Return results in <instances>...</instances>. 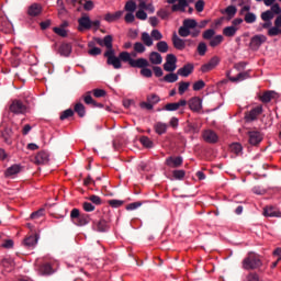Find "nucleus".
Masks as SVG:
<instances>
[{"mask_svg":"<svg viewBox=\"0 0 281 281\" xmlns=\"http://www.w3.org/2000/svg\"><path fill=\"white\" fill-rule=\"evenodd\" d=\"M14 130L19 131V126L14 124V122H12L11 125L4 122L0 125V135L8 146H12V139H14Z\"/></svg>","mask_w":281,"mask_h":281,"instance_id":"obj_1","label":"nucleus"},{"mask_svg":"<svg viewBox=\"0 0 281 281\" xmlns=\"http://www.w3.org/2000/svg\"><path fill=\"white\" fill-rule=\"evenodd\" d=\"M119 59L122 63H128L130 67H150V63L146 58H138V59H133L131 57V53L128 52H121L119 54Z\"/></svg>","mask_w":281,"mask_h":281,"instance_id":"obj_2","label":"nucleus"},{"mask_svg":"<svg viewBox=\"0 0 281 281\" xmlns=\"http://www.w3.org/2000/svg\"><path fill=\"white\" fill-rule=\"evenodd\" d=\"M260 267H262V260H260V256L255 252H249L243 260V269L246 271L260 269Z\"/></svg>","mask_w":281,"mask_h":281,"instance_id":"obj_3","label":"nucleus"},{"mask_svg":"<svg viewBox=\"0 0 281 281\" xmlns=\"http://www.w3.org/2000/svg\"><path fill=\"white\" fill-rule=\"evenodd\" d=\"M70 218L77 227H85V225H89L91 223V215L87 213H80V210L72 209L70 212Z\"/></svg>","mask_w":281,"mask_h":281,"instance_id":"obj_4","label":"nucleus"},{"mask_svg":"<svg viewBox=\"0 0 281 281\" xmlns=\"http://www.w3.org/2000/svg\"><path fill=\"white\" fill-rule=\"evenodd\" d=\"M9 111L14 115H25L27 113V105L21 100H13L9 106Z\"/></svg>","mask_w":281,"mask_h":281,"instance_id":"obj_5","label":"nucleus"},{"mask_svg":"<svg viewBox=\"0 0 281 281\" xmlns=\"http://www.w3.org/2000/svg\"><path fill=\"white\" fill-rule=\"evenodd\" d=\"M248 135V144L250 146H260L262 139H265V135L259 131H249L247 132Z\"/></svg>","mask_w":281,"mask_h":281,"instance_id":"obj_6","label":"nucleus"},{"mask_svg":"<svg viewBox=\"0 0 281 281\" xmlns=\"http://www.w3.org/2000/svg\"><path fill=\"white\" fill-rule=\"evenodd\" d=\"M263 43H267V37L262 34L255 35L250 38L249 47L254 52H258Z\"/></svg>","mask_w":281,"mask_h":281,"instance_id":"obj_7","label":"nucleus"},{"mask_svg":"<svg viewBox=\"0 0 281 281\" xmlns=\"http://www.w3.org/2000/svg\"><path fill=\"white\" fill-rule=\"evenodd\" d=\"M104 47H106V52L104 53L105 58L110 60V58L115 57V50L113 49V36L106 35L104 36Z\"/></svg>","mask_w":281,"mask_h":281,"instance_id":"obj_8","label":"nucleus"},{"mask_svg":"<svg viewBox=\"0 0 281 281\" xmlns=\"http://www.w3.org/2000/svg\"><path fill=\"white\" fill-rule=\"evenodd\" d=\"M188 105L193 113H201L203 110V100L199 97H193L189 100Z\"/></svg>","mask_w":281,"mask_h":281,"instance_id":"obj_9","label":"nucleus"},{"mask_svg":"<svg viewBox=\"0 0 281 281\" xmlns=\"http://www.w3.org/2000/svg\"><path fill=\"white\" fill-rule=\"evenodd\" d=\"M165 71L172 72L177 69V56L175 54H168L166 63L164 64Z\"/></svg>","mask_w":281,"mask_h":281,"instance_id":"obj_10","label":"nucleus"},{"mask_svg":"<svg viewBox=\"0 0 281 281\" xmlns=\"http://www.w3.org/2000/svg\"><path fill=\"white\" fill-rule=\"evenodd\" d=\"M33 162L36 166H45V164H49V154L45 150L37 153L33 159Z\"/></svg>","mask_w":281,"mask_h":281,"instance_id":"obj_11","label":"nucleus"},{"mask_svg":"<svg viewBox=\"0 0 281 281\" xmlns=\"http://www.w3.org/2000/svg\"><path fill=\"white\" fill-rule=\"evenodd\" d=\"M202 137L206 144H217L218 143V134L212 130H206L202 132Z\"/></svg>","mask_w":281,"mask_h":281,"instance_id":"obj_12","label":"nucleus"},{"mask_svg":"<svg viewBox=\"0 0 281 281\" xmlns=\"http://www.w3.org/2000/svg\"><path fill=\"white\" fill-rule=\"evenodd\" d=\"M218 63H221V58H218V56L212 57L209 63L202 65V74H207L209 71H212V69L217 67Z\"/></svg>","mask_w":281,"mask_h":281,"instance_id":"obj_13","label":"nucleus"},{"mask_svg":"<svg viewBox=\"0 0 281 281\" xmlns=\"http://www.w3.org/2000/svg\"><path fill=\"white\" fill-rule=\"evenodd\" d=\"M258 115H262V105L256 106L246 114V122H255Z\"/></svg>","mask_w":281,"mask_h":281,"instance_id":"obj_14","label":"nucleus"},{"mask_svg":"<svg viewBox=\"0 0 281 281\" xmlns=\"http://www.w3.org/2000/svg\"><path fill=\"white\" fill-rule=\"evenodd\" d=\"M79 26L78 30L79 32H85V30H91V18L89 15L85 14L78 20Z\"/></svg>","mask_w":281,"mask_h":281,"instance_id":"obj_15","label":"nucleus"},{"mask_svg":"<svg viewBox=\"0 0 281 281\" xmlns=\"http://www.w3.org/2000/svg\"><path fill=\"white\" fill-rule=\"evenodd\" d=\"M279 34H281V15L274 20V26L268 30V36H278Z\"/></svg>","mask_w":281,"mask_h":281,"instance_id":"obj_16","label":"nucleus"},{"mask_svg":"<svg viewBox=\"0 0 281 281\" xmlns=\"http://www.w3.org/2000/svg\"><path fill=\"white\" fill-rule=\"evenodd\" d=\"M92 228L95 232H109V222H106V220H104V218L94 221L92 224Z\"/></svg>","mask_w":281,"mask_h":281,"instance_id":"obj_17","label":"nucleus"},{"mask_svg":"<svg viewBox=\"0 0 281 281\" xmlns=\"http://www.w3.org/2000/svg\"><path fill=\"white\" fill-rule=\"evenodd\" d=\"M166 165L169 166V168H179L183 165V158L181 156L178 157H168L166 159Z\"/></svg>","mask_w":281,"mask_h":281,"instance_id":"obj_18","label":"nucleus"},{"mask_svg":"<svg viewBox=\"0 0 281 281\" xmlns=\"http://www.w3.org/2000/svg\"><path fill=\"white\" fill-rule=\"evenodd\" d=\"M278 98V93L273 90H268L263 92V94L259 98L263 104H269L272 100H276Z\"/></svg>","mask_w":281,"mask_h":281,"instance_id":"obj_19","label":"nucleus"},{"mask_svg":"<svg viewBox=\"0 0 281 281\" xmlns=\"http://www.w3.org/2000/svg\"><path fill=\"white\" fill-rule=\"evenodd\" d=\"M192 71H194V65L186 64L182 68L178 69L177 74L178 76H182V78H188Z\"/></svg>","mask_w":281,"mask_h":281,"instance_id":"obj_20","label":"nucleus"},{"mask_svg":"<svg viewBox=\"0 0 281 281\" xmlns=\"http://www.w3.org/2000/svg\"><path fill=\"white\" fill-rule=\"evenodd\" d=\"M71 44L63 43L58 48L59 56H64L65 58H69L71 56Z\"/></svg>","mask_w":281,"mask_h":281,"instance_id":"obj_21","label":"nucleus"},{"mask_svg":"<svg viewBox=\"0 0 281 281\" xmlns=\"http://www.w3.org/2000/svg\"><path fill=\"white\" fill-rule=\"evenodd\" d=\"M37 243H38V234L35 232L31 236L24 239V246L29 247V249L36 247Z\"/></svg>","mask_w":281,"mask_h":281,"instance_id":"obj_22","label":"nucleus"},{"mask_svg":"<svg viewBox=\"0 0 281 281\" xmlns=\"http://www.w3.org/2000/svg\"><path fill=\"white\" fill-rule=\"evenodd\" d=\"M43 12V7L38 3H33L29 7L27 14L29 16H38Z\"/></svg>","mask_w":281,"mask_h":281,"instance_id":"obj_23","label":"nucleus"},{"mask_svg":"<svg viewBox=\"0 0 281 281\" xmlns=\"http://www.w3.org/2000/svg\"><path fill=\"white\" fill-rule=\"evenodd\" d=\"M172 43H173V47L176 49H180V50L186 49V41H183L181 37H179L177 35V33H173Z\"/></svg>","mask_w":281,"mask_h":281,"instance_id":"obj_24","label":"nucleus"},{"mask_svg":"<svg viewBox=\"0 0 281 281\" xmlns=\"http://www.w3.org/2000/svg\"><path fill=\"white\" fill-rule=\"evenodd\" d=\"M227 78L228 80H231V82H243V80H247V78H249V72L244 71V72H239L236 77H232L229 76V71H228Z\"/></svg>","mask_w":281,"mask_h":281,"instance_id":"obj_25","label":"nucleus"},{"mask_svg":"<svg viewBox=\"0 0 281 281\" xmlns=\"http://www.w3.org/2000/svg\"><path fill=\"white\" fill-rule=\"evenodd\" d=\"M149 63H151V65H161V63H164V57H161V54L158 52H151L149 54Z\"/></svg>","mask_w":281,"mask_h":281,"instance_id":"obj_26","label":"nucleus"},{"mask_svg":"<svg viewBox=\"0 0 281 281\" xmlns=\"http://www.w3.org/2000/svg\"><path fill=\"white\" fill-rule=\"evenodd\" d=\"M122 14H124V11H116L115 13H106L104 16V20L108 23H113V21H117L119 19H122Z\"/></svg>","mask_w":281,"mask_h":281,"instance_id":"obj_27","label":"nucleus"},{"mask_svg":"<svg viewBox=\"0 0 281 281\" xmlns=\"http://www.w3.org/2000/svg\"><path fill=\"white\" fill-rule=\"evenodd\" d=\"M74 113H77L79 117H85L87 115V108H85V104L82 102H78L75 104Z\"/></svg>","mask_w":281,"mask_h":281,"instance_id":"obj_28","label":"nucleus"},{"mask_svg":"<svg viewBox=\"0 0 281 281\" xmlns=\"http://www.w3.org/2000/svg\"><path fill=\"white\" fill-rule=\"evenodd\" d=\"M154 130L157 133V135H164L168 131V124L161 123V122H157L154 125Z\"/></svg>","mask_w":281,"mask_h":281,"instance_id":"obj_29","label":"nucleus"},{"mask_svg":"<svg viewBox=\"0 0 281 281\" xmlns=\"http://www.w3.org/2000/svg\"><path fill=\"white\" fill-rule=\"evenodd\" d=\"M19 172H21L20 165H13L5 170L4 177H14V175H19Z\"/></svg>","mask_w":281,"mask_h":281,"instance_id":"obj_30","label":"nucleus"},{"mask_svg":"<svg viewBox=\"0 0 281 281\" xmlns=\"http://www.w3.org/2000/svg\"><path fill=\"white\" fill-rule=\"evenodd\" d=\"M236 32H238L237 26H226L223 29L224 36H227L228 38L236 36Z\"/></svg>","mask_w":281,"mask_h":281,"instance_id":"obj_31","label":"nucleus"},{"mask_svg":"<svg viewBox=\"0 0 281 281\" xmlns=\"http://www.w3.org/2000/svg\"><path fill=\"white\" fill-rule=\"evenodd\" d=\"M40 273L41 276H52V273H54V269L52 268V265L44 263L40 267Z\"/></svg>","mask_w":281,"mask_h":281,"instance_id":"obj_32","label":"nucleus"},{"mask_svg":"<svg viewBox=\"0 0 281 281\" xmlns=\"http://www.w3.org/2000/svg\"><path fill=\"white\" fill-rule=\"evenodd\" d=\"M108 65H112V67L114 69H122V61L120 59V57H110V59H108Z\"/></svg>","mask_w":281,"mask_h":281,"instance_id":"obj_33","label":"nucleus"},{"mask_svg":"<svg viewBox=\"0 0 281 281\" xmlns=\"http://www.w3.org/2000/svg\"><path fill=\"white\" fill-rule=\"evenodd\" d=\"M263 216H270L271 218H273V217H278L279 214L276 211V209H273V206H266L263 209Z\"/></svg>","mask_w":281,"mask_h":281,"instance_id":"obj_34","label":"nucleus"},{"mask_svg":"<svg viewBox=\"0 0 281 281\" xmlns=\"http://www.w3.org/2000/svg\"><path fill=\"white\" fill-rule=\"evenodd\" d=\"M88 47H90L88 50L89 56H100V54H102V49L100 47L93 46V43H89Z\"/></svg>","mask_w":281,"mask_h":281,"instance_id":"obj_35","label":"nucleus"},{"mask_svg":"<svg viewBox=\"0 0 281 281\" xmlns=\"http://www.w3.org/2000/svg\"><path fill=\"white\" fill-rule=\"evenodd\" d=\"M164 82H177L179 80V74L170 72L162 78Z\"/></svg>","mask_w":281,"mask_h":281,"instance_id":"obj_36","label":"nucleus"},{"mask_svg":"<svg viewBox=\"0 0 281 281\" xmlns=\"http://www.w3.org/2000/svg\"><path fill=\"white\" fill-rule=\"evenodd\" d=\"M142 41L146 47H153V37H150V34L146 32L142 33Z\"/></svg>","mask_w":281,"mask_h":281,"instance_id":"obj_37","label":"nucleus"},{"mask_svg":"<svg viewBox=\"0 0 281 281\" xmlns=\"http://www.w3.org/2000/svg\"><path fill=\"white\" fill-rule=\"evenodd\" d=\"M136 69H140V76L144 78H153V70H150L148 66L136 67Z\"/></svg>","mask_w":281,"mask_h":281,"instance_id":"obj_38","label":"nucleus"},{"mask_svg":"<svg viewBox=\"0 0 281 281\" xmlns=\"http://www.w3.org/2000/svg\"><path fill=\"white\" fill-rule=\"evenodd\" d=\"M157 50L160 52V54L168 53V43L166 41H160L156 44Z\"/></svg>","mask_w":281,"mask_h":281,"instance_id":"obj_39","label":"nucleus"},{"mask_svg":"<svg viewBox=\"0 0 281 281\" xmlns=\"http://www.w3.org/2000/svg\"><path fill=\"white\" fill-rule=\"evenodd\" d=\"M147 102H150V104L155 106V104H159V102H161V98L155 93H151L147 95Z\"/></svg>","mask_w":281,"mask_h":281,"instance_id":"obj_40","label":"nucleus"},{"mask_svg":"<svg viewBox=\"0 0 281 281\" xmlns=\"http://www.w3.org/2000/svg\"><path fill=\"white\" fill-rule=\"evenodd\" d=\"M188 89H190V82H186V81L179 82L178 93L180 95H183V93H186Z\"/></svg>","mask_w":281,"mask_h":281,"instance_id":"obj_41","label":"nucleus"},{"mask_svg":"<svg viewBox=\"0 0 281 281\" xmlns=\"http://www.w3.org/2000/svg\"><path fill=\"white\" fill-rule=\"evenodd\" d=\"M223 43V35H216L210 41L211 47H218Z\"/></svg>","mask_w":281,"mask_h":281,"instance_id":"obj_42","label":"nucleus"},{"mask_svg":"<svg viewBox=\"0 0 281 281\" xmlns=\"http://www.w3.org/2000/svg\"><path fill=\"white\" fill-rule=\"evenodd\" d=\"M69 117H74V110L67 109L60 113L59 120L65 121L69 120Z\"/></svg>","mask_w":281,"mask_h":281,"instance_id":"obj_43","label":"nucleus"},{"mask_svg":"<svg viewBox=\"0 0 281 281\" xmlns=\"http://www.w3.org/2000/svg\"><path fill=\"white\" fill-rule=\"evenodd\" d=\"M231 150L235 154V155H241L243 154V145H240V143H233L231 145Z\"/></svg>","mask_w":281,"mask_h":281,"instance_id":"obj_44","label":"nucleus"},{"mask_svg":"<svg viewBox=\"0 0 281 281\" xmlns=\"http://www.w3.org/2000/svg\"><path fill=\"white\" fill-rule=\"evenodd\" d=\"M124 10L126 12H135V10H137V3H135V1L133 0H128L125 4Z\"/></svg>","mask_w":281,"mask_h":281,"instance_id":"obj_45","label":"nucleus"},{"mask_svg":"<svg viewBox=\"0 0 281 281\" xmlns=\"http://www.w3.org/2000/svg\"><path fill=\"white\" fill-rule=\"evenodd\" d=\"M182 26L187 27L188 30H194V27H196V20L187 19L183 21Z\"/></svg>","mask_w":281,"mask_h":281,"instance_id":"obj_46","label":"nucleus"},{"mask_svg":"<svg viewBox=\"0 0 281 281\" xmlns=\"http://www.w3.org/2000/svg\"><path fill=\"white\" fill-rule=\"evenodd\" d=\"M134 52L136 54H144V52H146V46L142 42H136L134 44Z\"/></svg>","mask_w":281,"mask_h":281,"instance_id":"obj_47","label":"nucleus"},{"mask_svg":"<svg viewBox=\"0 0 281 281\" xmlns=\"http://www.w3.org/2000/svg\"><path fill=\"white\" fill-rule=\"evenodd\" d=\"M214 34H216V31H214L213 29H209L203 32L202 36L204 41H212V38H214Z\"/></svg>","mask_w":281,"mask_h":281,"instance_id":"obj_48","label":"nucleus"},{"mask_svg":"<svg viewBox=\"0 0 281 281\" xmlns=\"http://www.w3.org/2000/svg\"><path fill=\"white\" fill-rule=\"evenodd\" d=\"M53 32L55 34H57V36H61V38H67V30L63 29V27H58V26H55L53 29Z\"/></svg>","mask_w":281,"mask_h":281,"instance_id":"obj_49","label":"nucleus"},{"mask_svg":"<svg viewBox=\"0 0 281 281\" xmlns=\"http://www.w3.org/2000/svg\"><path fill=\"white\" fill-rule=\"evenodd\" d=\"M276 15L272 13L271 10H267L266 12L261 13L262 21H271Z\"/></svg>","mask_w":281,"mask_h":281,"instance_id":"obj_50","label":"nucleus"},{"mask_svg":"<svg viewBox=\"0 0 281 281\" xmlns=\"http://www.w3.org/2000/svg\"><path fill=\"white\" fill-rule=\"evenodd\" d=\"M140 144L145 146V148H153V140L148 136L140 137Z\"/></svg>","mask_w":281,"mask_h":281,"instance_id":"obj_51","label":"nucleus"},{"mask_svg":"<svg viewBox=\"0 0 281 281\" xmlns=\"http://www.w3.org/2000/svg\"><path fill=\"white\" fill-rule=\"evenodd\" d=\"M82 5L83 10H86L87 12H90V10H93V8L95 7L92 0H83Z\"/></svg>","mask_w":281,"mask_h":281,"instance_id":"obj_52","label":"nucleus"},{"mask_svg":"<svg viewBox=\"0 0 281 281\" xmlns=\"http://www.w3.org/2000/svg\"><path fill=\"white\" fill-rule=\"evenodd\" d=\"M206 52H207V44H205L204 42H201L198 45V54H199V56H203Z\"/></svg>","mask_w":281,"mask_h":281,"instance_id":"obj_53","label":"nucleus"},{"mask_svg":"<svg viewBox=\"0 0 281 281\" xmlns=\"http://www.w3.org/2000/svg\"><path fill=\"white\" fill-rule=\"evenodd\" d=\"M108 204L110 207H122L124 205V201L122 200H109Z\"/></svg>","mask_w":281,"mask_h":281,"instance_id":"obj_54","label":"nucleus"},{"mask_svg":"<svg viewBox=\"0 0 281 281\" xmlns=\"http://www.w3.org/2000/svg\"><path fill=\"white\" fill-rule=\"evenodd\" d=\"M83 102L86 104H95V100H93V97H91V91H88L85 95H83Z\"/></svg>","mask_w":281,"mask_h":281,"instance_id":"obj_55","label":"nucleus"},{"mask_svg":"<svg viewBox=\"0 0 281 281\" xmlns=\"http://www.w3.org/2000/svg\"><path fill=\"white\" fill-rule=\"evenodd\" d=\"M164 111H179V105L177 104V102H175V103H167L164 106Z\"/></svg>","mask_w":281,"mask_h":281,"instance_id":"obj_56","label":"nucleus"},{"mask_svg":"<svg viewBox=\"0 0 281 281\" xmlns=\"http://www.w3.org/2000/svg\"><path fill=\"white\" fill-rule=\"evenodd\" d=\"M244 21H246L247 23H256V15L251 12H247L245 14Z\"/></svg>","mask_w":281,"mask_h":281,"instance_id":"obj_57","label":"nucleus"},{"mask_svg":"<svg viewBox=\"0 0 281 281\" xmlns=\"http://www.w3.org/2000/svg\"><path fill=\"white\" fill-rule=\"evenodd\" d=\"M205 88V81L199 80L193 83V91H201V89Z\"/></svg>","mask_w":281,"mask_h":281,"instance_id":"obj_58","label":"nucleus"},{"mask_svg":"<svg viewBox=\"0 0 281 281\" xmlns=\"http://www.w3.org/2000/svg\"><path fill=\"white\" fill-rule=\"evenodd\" d=\"M179 36H182L186 38L187 36H190V29H187L186 26H181L178 31Z\"/></svg>","mask_w":281,"mask_h":281,"instance_id":"obj_59","label":"nucleus"},{"mask_svg":"<svg viewBox=\"0 0 281 281\" xmlns=\"http://www.w3.org/2000/svg\"><path fill=\"white\" fill-rule=\"evenodd\" d=\"M225 12L228 16H236V12H238V9H236V7L234 5H229L226 8Z\"/></svg>","mask_w":281,"mask_h":281,"instance_id":"obj_60","label":"nucleus"},{"mask_svg":"<svg viewBox=\"0 0 281 281\" xmlns=\"http://www.w3.org/2000/svg\"><path fill=\"white\" fill-rule=\"evenodd\" d=\"M151 38L154 41H161V38H164V35L161 34V32H159V30H153L151 31Z\"/></svg>","mask_w":281,"mask_h":281,"instance_id":"obj_61","label":"nucleus"},{"mask_svg":"<svg viewBox=\"0 0 281 281\" xmlns=\"http://www.w3.org/2000/svg\"><path fill=\"white\" fill-rule=\"evenodd\" d=\"M183 177H186V171L184 170H175L173 171V178L178 179L179 181H181V179H183Z\"/></svg>","mask_w":281,"mask_h":281,"instance_id":"obj_62","label":"nucleus"},{"mask_svg":"<svg viewBox=\"0 0 281 281\" xmlns=\"http://www.w3.org/2000/svg\"><path fill=\"white\" fill-rule=\"evenodd\" d=\"M82 207L85 212H93L95 210V206L91 202H83Z\"/></svg>","mask_w":281,"mask_h":281,"instance_id":"obj_63","label":"nucleus"},{"mask_svg":"<svg viewBox=\"0 0 281 281\" xmlns=\"http://www.w3.org/2000/svg\"><path fill=\"white\" fill-rule=\"evenodd\" d=\"M247 281H260V277L258 276V273L255 272H250L248 273V276L246 277Z\"/></svg>","mask_w":281,"mask_h":281,"instance_id":"obj_64","label":"nucleus"}]
</instances>
